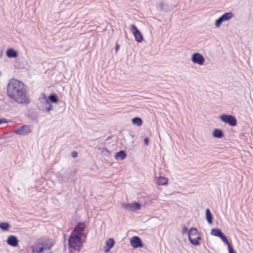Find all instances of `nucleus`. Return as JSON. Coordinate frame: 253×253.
<instances>
[{
	"mask_svg": "<svg viewBox=\"0 0 253 253\" xmlns=\"http://www.w3.org/2000/svg\"><path fill=\"white\" fill-rule=\"evenodd\" d=\"M24 84L20 81L12 79L7 85V93L9 97L19 103H29L30 99L26 96Z\"/></svg>",
	"mask_w": 253,
	"mask_h": 253,
	"instance_id": "1",
	"label": "nucleus"
},
{
	"mask_svg": "<svg viewBox=\"0 0 253 253\" xmlns=\"http://www.w3.org/2000/svg\"><path fill=\"white\" fill-rule=\"evenodd\" d=\"M38 100L40 102L37 105L39 110L42 111H46L48 112L52 109V105L46 98L44 94H42L39 97Z\"/></svg>",
	"mask_w": 253,
	"mask_h": 253,
	"instance_id": "2",
	"label": "nucleus"
},
{
	"mask_svg": "<svg viewBox=\"0 0 253 253\" xmlns=\"http://www.w3.org/2000/svg\"><path fill=\"white\" fill-rule=\"evenodd\" d=\"M69 245L75 250H79L81 243V237L72 232L68 239Z\"/></svg>",
	"mask_w": 253,
	"mask_h": 253,
	"instance_id": "3",
	"label": "nucleus"
},
{
	"mask_svg": "<svg viewBox=\"0 0 253 253\" xmlns=\"http://www.w3.org/2000/svg\"><path fill=\"white\" fill-rule=\"evenodd\" d=\"M188 237L190 243L193 245L197 246L200 244L199 240L201 239V237L196 228L190 229L188 231Z\"/></svg>",
	"mask_w": 253,
	"mask_h": 253,
	"instance_id": "4",
	"label": "nucleus"
},
{
	"mask_svg": "<svg viewBox=\"0 0 253 253\" xmlns=\"http://www.w3.org/2000/svg\"><path fill=\"white\" fill-rule=\"evenodd\" d=\"M221 120L231 126H234L237 125V120L235 117L230 115H222L219 117Z\"/></svg>",
	"mask_w": 253,
	"mask_h": 253,
	"instance_id": "5",
	"label": "nucleus"
},
{
	"mask_svg": "<svg viewBox=\"0 0 253 253\" xmlns=\"http://www.w3.org/2000/svg\"><path fill=\"white\" fill-rule=\"evenodd\" d=\"M86 225L84 223L79 222L75 227L73 231L72 232L75 234H78L79 236L86 237V234L84 233L85 231Z\"/></svg>",
	"mask_w": 253,
	"mask_h": 253,
	"instance_id": "6",
	"label": "nucleus"
},
{
	"mask_svg": "<svg viewBox=\"0 0 253 253\" xmlns=\"http://www.w3.org/2000/svg\"><path fill=\"white\" fill-rule=\"evenodd\" d=\"M53 246V244L51 241H48L46 242H44L42 244L41 247H33V252H40L43 251L44 250H51L52 247Z\"/></svg>",
	"mask_w": 253,
	"mask_h": 253,
	"instance_id": "7",
	"label": "nucleus"
},
{
	"mask_svg": "<svg viewBox=\"0 0 253 253\" xmlns=\"http://www.w3.org/2000/svg\"><path fill=\"white\" fill-rule=\"evenodd\" d=\"M129 30L133 34L135 39L137 42H140L142 41L143 36L140 31L138 29L135 25L131 24L130 26Z\"/></svg>",
	"mask_w": 253,
	"mask_h": 253,
	"instance_id": "8",
	"label": "nucleus"
},
{
	"mask_svg": "<svg viewBox=\"0 0 253 253\" xmlns=\"http://www.w3.org/2000/svg\"><path fill=\"white\" fill-rule=\"evenodd\" d=\"M31 131L32 130L29 126L27 125H23L22 126L17 128L14 131V132L15 134L18 135H26L30 133Z\"/></svg>",
	"mask_w": 253,
	"mask_h": 253,
	"instance_id": "9",
	"label": "nucleus"
},
{
	"mask_svg": "<svg viewBox=\"0 0 253 253\" xmlns=\"http://www.w3.org/2000/svg\"><path fill=\"white\" fill-rule=\"evenodd\" d=\"M191 60L193 63H197L200 65H203L205 60L203 56L198 52L195 53L192 55Z\"/></svg>",
	"mask_w": 253,
	"mask_h": 253,
	"instance_id": "10",
	"label": "nucleus"
},
{
	"mask_svg": "<svg viewBox=\"0 0 253 253\" xmlns=\"http://www.w3.org/2000/svg\"><path fill=\"white\" fill-rule=\"evenodd\" d=\"M122 207L130 211H135L140 209V205L138 203L135 202L134 203L123 204Z\"/></svg>",
	"mask_w": 253,
	"mask_h": 253,
	"instance_id": "11",
	"label": "nucleus"
},
{
	"mask_svg": "<svg viewBox=\"0 0 253 253\" xmlns=\"http://www.w3.org/2000/svg\"><path fill=\"white\" fill-rule=\"evenodd\" d=\"M131 245L134 248H138L143 247L142 242L138 236H133L130 239Z\"/></svg>",
	"mask_w": 253,
	"mask_h": 253,
	"instance_id": "12",
	"label": "nucleus"
},
{
	"mask_svg": "<svg viewBox=\"0 0 253 253\" xmlns=\"http://www.w3.org/2000/svg\"><path fill=\"white\" fill-rule=\"evenodd\" d=\"M7 243L12 247H16L18 245V240L16 236L11 235L8 237Z\"/></svg>",
	"mask_w": 253,
	"mask_h": 253,
	"instance_id": "13",
	"label": "nucleus"
},
{
	"mask_svg": "<svg viewBox=\"0 0 253 253\" xmlns=\"http://www.w3.org/2000/svg\"><path fill=\"white\" fill-rule=\"evenodd\" d=\"M126 157V154L123 150H121V151L116 153L115 155V158L117 160H124Z\"/></svg>",
	"mask_w": 253,
	"mask_h": 253,
	"instance_id": "14",
	"label": "nucleus"
},
{
	"mask_svg": "<svg viewBox=\"0 0 253 253\" xmlns=\"http://www.w3.org/2000/svg\"><path fill=\"white\" fill-rule=\"evenodd\" d=\"M6 55L10 58H15L18 55L17 52L12 48L8 49L6 51Z\"/></svg>",
	"mask_w": 253,
	"mask_h": 253,
	"instance_id": "15",
	"label": "nucleus"
},
{
	"mask_svg": "<svg viewBox=\"0 0 253 253\" xmlns=\"http://www.w3.org/2000/svg\"><path fill=\"white\" fill-rule=\"evenodd\" d=\"M106 244L108 249H105V251L106 253H107L111 248L114 246L115 244V241L112 238H109L106 241Z\"/></svg>",
	"mask_w": 253,
	"mask_h": 253,
	"instance_id": "16",
	"label": "nucleus"
},
{
	"mask_svg": "<svg viewBox=\"0 0 253 253\" xmlns=\"http://www.w3.org/2000/svg\"><path fill=\"white\" fill-rule=\"evenodd\" d=\"M157 7L159 10L167 11L169 10L168 5L166 3L163 2H160L157 5Z\"/></svg>",
	"mask_w": 253,
	"mask_h": 253,
	"instance_id": "17",
	"label": "nucleus"
},
{
	"mask_svg": "<svg viewBox=\"0 0 253 253\" xmlns=\"http://www.w3.org/2000/svg\"><path fill=\"white\" fill-rule=\"evenodd\" d=\"M213 136L215 138H220L223 136V133L221 129H215L213 131Z\"/></svg>",
	"mask_w": 253,
	"mask_h": 253,
	"instance_id": "18",
	"label": "nucleus"
},
{
	"mask_svg": "<svg viewBox=\"0 0 253 253\" xmlns=\"http://www.w3.org/2000/svg\"><path fill=\"white\" fill-rule=\"evenodd\" d=\"M206 218H207L208 222L210 224L212 223V215L210 209H206Z\"/></svg>",
	"mask_w": 253,
	"mask_h": 253,
	"instance_id": "19",
	"label": "nucleus"
},
{
	"mask_svg": "<svg viewBox=\"0 0 253 253\" xmlns=\"http://www.w3.org/2000/svg\"><path fill=\"white\" fill-rule=\"evenodd\" d=\"M233 17V13L232 12H226L222 14L220 18L223 20V22L229 20Z\"/></svg>",
	"mask_w": 253,
	"mask_h": 253,
	"instance_id": "20",
	"label": "nucleus"
},
{
	"mask_svg": "<svg viewBox=\"0 0 253 253\" xmlns=\"http://www.w3.org/2000/svg\"><path fill=\"white\" fill-rule=\"evenodd\" d=\"M168 180L167 178L160 176L158 178L157 183L158 185H164L167 184L168 183Z\"/></svg>",
	"mask_w": 253,
	"mask_h": 253,
	"instance_id": "21",
	"label": "nucleus"
},
{
	"mask_svg": "<svg viewBox=\"0 0 253 253\" xmlns=\"http://www.w3.org/2000/svg\"><path fill=\"white\" fill-rule=\"evenodd\" d=\"M223 234L222 231L219 229H212L211 232V235L218 237H220Z\"/></svg>",
	"mask_w": 253,
	"mask_h": 253,
	"instance_id": "22",
	"label": "nucleus"
},
{
	"mask_svg": "<svg viewBox=\"0 0 253 253\" xmlns=\"http://www.w3.org/2000/svg\"><path fill=\"white\" fill-rule=\"evenodd\" d=\"M132 122L133 124L136 125L138 126H141L143 123L142 119L138 117H135L133 118Z\"/></svg>",
	"mask_w": 253,
	"mask_h": 253,
	"instance_id": "23",
	"label": "nucleus"
},
{
	"mask_svg": "<svg viewBox=\"0 0 253 253\" xmlns=\"http://www.w3.org/2000/svg\"><path fill=\"white\" fill-rule=\"evenodd\" d=\"M98 149L100 150L101 154L105 156L109 157L111 155V152L106 148H99Z\"/></svg>",
	"mask_w": 253,
	"mask_h": 253,
	"instance_id": "24",
	"label": "nucleus"
},
{
	"mask_svg": "<svg viewBox=\"0 0 253 253\" xmlns=\"http://www.w3.org/2000/svg\"><path fill=\"white\" fill-rule=\"evenodd\" d=\"M10 226L7 222H0V228L3 231H7L9 230Z\"/></svg>",
	"mask_w": 253,
	"mask_h": 253,
	"instance_id": "25",
	"label": "nucleus"
},
{
	"mask_svg": "<svg viewBox=\"0 0 253 253\" xmlns=\"http://www.w3.org/2000/svg\"><path fill=\"white\" fill-rule=\"evenodd\" d=\"M49 102H51L52 103H57L58 101V99L57 95L55 94H51L48 97Z\"/></svg>",
	"mask_w": 253,
	"mask_h": 253,
	"instance_id": "26",
	"label": "nucleus"
},
{
	"mask_svg": "<svg viewBox=\"0 0 253 253\" xmlns=\"http://www.w3.org/2000/svg\"><path fill=\"white\" fill-rule=\"evenodd\" d=\"M222 22H223V20H222V19L220 17L215 22V27H220Z\"/></svg>",
	"mask_w": 253,
	"mask_h": 253,
	"instance_id": "27",
	"label": "nucleus"
},
{
	"mask_svg": "<svg viewBox=\"0 0 253 253\" xmlns=\"http://www.w3.org/2000/svg\"><path fill=\"white\" fill-rule=\"evenodd\" d=\"M219 238H220L222 241L227 245L230 244L227 240L226 237L223 234Z\"/></svg>",
	"mask_w": 253,
	"mask_h": 253,
	"instance_id": "28",
	"label": "nucleus"
},
{
	"mask_svg": "<svg viewBox=\"0 0 253 253\" xmlns=\"http://www.w3.org/2000/svg\"><path fill=\"white\" fill-rule=\"evenodd\" d=\"M229 253H236L232 245L229 244L227 245Z\"/></svg>",
	"mask_w": 253,
	"mask_h": 253,
	"instance_id": "29",
	"label": "nucleus"
},
{
	"mask_svg": "<svg viewBox=\"0 0 253 253\" xmlns=\"http://www.w3.org/2000/svg\"><path fill=\"white\" fill-rule=\"evenodd\" d=\"M188 229L186 227L184 226L182 229V233L185 234L187 232Z\"/></svg>",
	"mask_w": 253,
	"mask_h": 253,
	"instance_id": "30",
	"label": "nucleus"
},
{
	"mask_svg": "<svg viewBox=\"0 0 253 253\" xmlns=\"http://www.w3.org/2000/svg\"><path fill=\"white\" fill-rule=\"evenodd\" d=\"M144 143L146 145H148L149 143V138L147 137L145 138L144 140Z\"/></svg>",
	"mask_w": 253,
	"mask_h": 253,
	"instance_id": "31",
	"label": "nucleus"
},
{
	"mask_svg": "<svg viewBox=\"0 0 253 253\" xmlns=\"http://www.w3.org/2000/svg\"><path fill=\"white\" fill-rule=\"evenodd\" d=\"M71 155L73 158H76L77 157L78 153L76 151H74L71 153Z\"/></svg>",
	"mask_w": 253,
	"mask_h": 253,
	"instance_id": "32",
	"label": "nucleus"
},
{
	"mask_svg": "<svg viewBox=\"0 0 253 253\" xmlns=\"http://www.w3.org/2000/svg\"><path fill=\"white\" fill-rule=\"evenodd\" d=\"M37 253H51L50 250H44L42 252H37Z\"/></svg>",
	"mask_w": 253,
	"mask_h": 253,
	"instance_id": "33",
	"label": "nucleus"
},
{
	"mask_svg": "<svg viewBox=\"0 0 253 253\" xmlns=\"http://www.w3.org/2000/svg\"><path fill=\"white\" fill-rule=\"evenodd\" d=\"M6 122H7V121H6V119H0V124L3 123H6Z\"/></svg>",
	"mask_w": 253,
	"mask_h": 253,
	"instance_id": "34",
	"label": "nucleus"
},
{
	"mask_svg": "<svg viewBox=\"0 0 253 253\" xmlns=\"http://www.w3.org/2000/svg\"><path fill=\"white\" fill-rule=\"evenodd\" d=\"M119 48H120V45H119V44H116V47H115L116 51H117L118 50V49H119Z\"/></svg>",
	"mask_w": 253,
	"mask_h": 253,
	"instance_id": "35",
	"label": "nucleus"
},
{
	"mask_svg": "<svg viewBox=\"0 0 253 253\" xmlns=\"http://www.w3.org/2000/svg\"><path fill=\"white\" fill-rule=\"evenodd\" d=\"M1 72L0 71V76H1Z\"/></svg>",
	"mask_w": 253,
	"mask_h": 253,
	"instance_id": "36",
	"label": "nucleus"
}]
</instances>
